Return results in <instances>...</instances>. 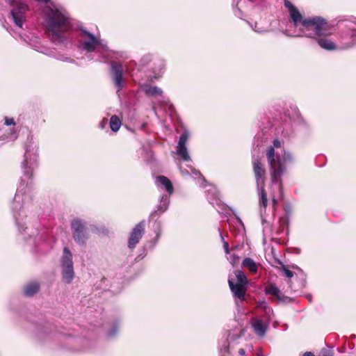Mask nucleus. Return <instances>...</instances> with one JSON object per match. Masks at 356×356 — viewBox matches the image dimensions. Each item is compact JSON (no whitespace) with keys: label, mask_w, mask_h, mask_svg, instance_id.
<instances>
[{"label":"nucleus","mask_w":356,"mask_h":356,"mask_svg":"<svg viewBox=\"0 0 356 356\" xmlns=\"http://www.w3.org/2000/svg\"><path fill=\"white\" fill-rule=\"evenodd\" d=\"M109 124L111 130L114 132H116L120 129L122 122L118 116L113 115L110 119Z\"/></svg>","instance_id":"28"},{"label":"nucleus","mask_w":356,"mask_h":356,"mask_svg":"<svg viewBox=\"0 0 356 356\" xmlns=\"http://www.w3.org/2000/svg\"><path fill=\"white\" fill-rule=\"evenodd\" d=\"M38 166V145L33 140V136H29L25 145L24 159L22 163L23 177L11 204V209L15 223L19 231L23 234L28 229L24 227V220L26 217L25 207L32 200V187L29 179H31L33 170Z\"/></svg>","instance_id":"1"},{"label":"nucleus","mask_w":356,"mask_h":356,"mask_svg":"<svg viewBox=\"0 0 356 356\" xmlns=\"http://www.w3.org/2000/svg\"><path fill=\"white\" fill-rule=\"evenodd\" d=\"M242 266L247 268L250 273L255 274L257 273L259 264L252 259L246 257L242 262Z\"/></svg>","instance_id":"23"},{"label":"nucleus","mask_w":356,"mask_h":356,"mask_svg":"<svg viewBox=\"0 0 356 356\" xmlns=\"http://www.w3.org/2000/svg\"><path fill=\"white\" fill-rule=\"evenodd\" d=\"M265 293L268 295H272L276 297L280 301L283 302H289L291 299L286 296H280V290L274 284H270L265 288Z\"/></svg>","instance_id":"20"},{"label":"nucleus","mask_w":356,"mask_h":356,"mask_svg":"<svg viewBox=\"0 0 356 356\" xmlns=\"http://www.w3.org/2000/svg\"><path fill=\"white\" fill-rule=\"evenodd\" d=\"M145 233V221H140L135 225L130 232L128 239V247L134 249L139 243Z\"/></svg>","instance_id":"13"},{"label":"nucleus","mask_w":356,"mask_h":356,"mask_svg":"<svg viewBox=\"0 0 356 356\" xmlns=\"http://www.w3.org/2000/svg\"><path fill=\"white\" fill-rule=\"evenodd\" d=\"M39 290L38 283L33 282L29 283L24 286V293L26 296H32L36 293Z\"/></svg>","instance_id":"25"},{"label":"nucleus","mask_w":356,"mask_h":356,"mask_svg":"<svg viewBox=\"0 0 356 356\" xmlns=\"http://www.w3.org/2000/svg\"><path fill=\"white\" fill-rule=\"evenodd\" d=\"M72 257V252L67 247H65L60 259V265L62 279L67 284L71 283L74 277Z\"/></svg>","instance_id":"7"},{"label":"nucleus","mask_w":356,"mask_h":356,"mask_svg":"<svg viewBox=\"0 0 356 356\" xmlns=\"http://www.w3.org/2000/svg\"><path fill=\"white\" fill-rule=\"evenodd\" d=\"M339 26L341 29V40L343 48L352 47L356 42V20H343L339 22Z\"/></svg>","instance_id":"8"},{"label":"nucleus","mask_w":356,"mask_h":356,"mask_svg":"<svg viewBox=\"0 0 356 356\" xmlns=\"http://www.w3.org/2000/svg\"><path fill=\"white\" fill-rule=\"evenodd\" d=\"M331 34L330 26L326 20V24L324 30L316 35L309 37V38L315 39L317 44L323 49L327 51H334L337 49V44L329 38L328 35Z\"/></svg>","instance_id":"10"},{"label":"nucleus","mask_w":356,"mask_h":356,"mask_svg":"<svg viewBox=\"0 0 356 356\" xmlns=\"http://www.w3.org/2000/svg\"><path fill=\"white\" fill-rule=\"evenodd\" d=\"M188 168L191 170V172L188 170L183 168L182 167L179 168L182 175L186 176L192 174L193 175L195 176V177H198L201 179V181L202 183L206 182V179L202 177L200 171L197 170L196 169L191 166H188Z\"/></svg>","instance_id":"27"},{"label":"nucleus","mask_w":356,"mask_h":356,"mask_svg":"<svg viewBox=\"0 0 356 356\" xmlns=\"http://www.w3.org/2000/svg\"><path fill=\"white\" fill-rule=\"evenodd\" d=\"M77 48L86 54L95 52L98 54L99 60H106L111 57L110 50L107 43L97 38L86 28L79 27L76 33Z\"/></svg>","instance_id":"5"},{"label":"nucleus","mask_w":356,"mask_h":356,"mask_svg":"<svg viewBox=\"0 0 356 356\" xmlns=\"http://www.w3.org/2000/svg\"><path fill=\"white\" fill-rule=\"evenodd\" d=\"M156 184L158 187H164L170 195L174 192V188L171 181L165 176L160 175L156 177Z\"/></svg>","instance_id":"21"},{"label":"nucleus","mask_w":356,"mask_h":356,"mask_svg":"<svg viewBox=\"0 0 356 356\" xmlns=\"http://www.w3.org/2000/svg\"><path fill=\"white\" fill-rule=\"evenodd\" d=\"M71 229L74 241L80 245H84L88 239L86 222L79 218L71 221Z\"/></svg>","instance_id":"9"},{"label":"nucleus","mask_w":356,"mask_h":356,"mask_svg":"<svg viewBox=\"0 0 356 356\" xmlns=\"http://www.w3.org/2000/svg\"><path fill=\"white\" fill-rule=\"evenodd\" d=\"M238 354L241 356H245V350L243 348H240L238 350Z\"/></svg>","instance_id":"41"},{"label":"nucleus","mask_w":356,"mask_h":356,"mask_svg":"<svg viewBox=\"0 0 356 356\" xmlns=\"http://www.w3.org/2000/svg\"><path fill=\"white\" fill-rule=\"evenodd\" d=\"M248 24L251 26L252 29H253L254 31L257 32V33H263L264 31L263 29H257V23H255L254 26L252 25L250 23L248 22Z\"/></svg>","instance_id":"39"},{"label":"nucleus","mask_w":356,"mask_h":356,"mask_svg":"<svg viewBox=\"0 0 356 356\" xmlns=\"http://www.w3.org/2000/svg\"><path fill=\"white\" fill-rule=\"evenodd\" d=\"M33 48L35 50L38 51H40V49H39V47H38V45H33Z\"/></svg>","instance_id":"44"},{"label":"nucleus","mask_w":356,"mask_h":356,"mask_svg":"<svg viewBox=\"0 0 356 356\" xmlns=\"http://www.w3.org/2000/svg\"><path fill=\"white\" fill-rule=\"evenodd\" d=\"M248 283L245 275L241 270H236L234 275H230L228 279V284L234 296L241 301L245 300Z\"/></svg>","instance_id":"6"},{"label":"nucleus","mask_w":356,"mask_h":356,"mask_svg":"<svg viewBox=\"0 0 356 356\" xmlns=\"http://www.w3.org/2000/svg\"><path fill=\"white\" fill-rule=\"evenodd\" d=\"M264 312L265 314L264 320L266 321V322L269 323L271 321V319H272L271 316L273 314V309L268 306L267 308L264 309Z\"/></svg>","instance_id":"32"},{"label":"nucleus","mask_w":356,"mask_h":356,"mask_svg":"<svg viewBox=\"0 0 356 356\" xmlns=\"http://www.w3.org/2000/svg\"><path fill=\"white\" fill-rule=\"evenodd\" d=\"M219 232H220V229H218ZM220 238H221V240L222 241V245H223V249L225 250V252L226 254H230V248H229V243L228 242H227L225 239H224V237L222 235L221 233H220Z\"/></svg>","instance_id":"33"},{"label":"nucleus","mask_w":356,"mask_h":356,"mask_svg":"<svg viewBox=\"0 0 356 356\" xmlns=\"http://www.w3.org/2000/svg\"><path fill=\"white\" fill-rule=\"evenodd\" d=\"M121 321L120 319L115 320L106 332V336L109 339H113L117 336L119 332Z\"/></svg>","instance_id":"24"},{"label":"nucleus","mask_w":356,"mask_h":356,"mask_svg":"<svg viewBox=\"0 0 356 356\" xmlns=\"http://www.w3.org/2000/svg\"><path fill=\"white\" fill-rule=\"evenodd\" d=\"M153 229H154V233L156 234V236L153 239V241L154 243V245H155L158 242V241L161 235V222L159 220H157V219L155 220L154 225H153Z\"/></svg>","instance_id":"30"},{"label":"nucleus","mask_w":356,"mask_h":356,"mask_svg":"<svg viewBox=\"0 0 356 356\" xmlns=\"http://www.w3.org/2000/svg\"><path fill=\"white\" fill-rule=\"evenodd\" d=\"M268 307V304L265 301H261L257 303V307L259 309H265Z\"/></svg>","instance_id":"37"},{"label":"nucleus","mask_w":356,"mask_h":356,"mask_svg":"<svg viewBox=\"0 0 356 356\" xmlns=\"http://www.w3.org/2000/svg\"><path fill=\"white\" fill-rule=\"evenodd\" d=\"M321 356H333V355L330 353H327L325 354H323Z\"/></svg>","instance_id":"45"},{"label":"nucleus","mask_w":356,"mask_h":356,"mask_svg":"<svg viewBox=\"0 0 356 356\" xmlns=\"http://www.w3.org/2000/svg\"><path fill=\"white\" fill-rule=\"evenodd\" d=\"M270 188H271L270 196H271V199H272V206H273V210H275L277 204V197H282V196L283 188H282L281 193H279V191H277V189H276L275 185L273 184L272 181H271Z\"/></svg>","instance_id":"26"},{"label":"nucleus","mask_w":356,"mask_h":356,"mask_svg":"<svg viewBox=\"0 0 356 356\" xmlns=\"http://www.w3.org/2000/svg\"><path fill=\"white\" fill-rule=\"evenodd\" d=\"M27 10V6L20 1H15L13 4V8L10 10V17L17 27L22 28Z\"/></svg>","instance_id":"11"},{"label":"nucleus","mask_w":356,"mask_h":356,"mask_svg":"<svg viewBox=\"0 0 356 356\" xmlns=\"http://www.w3.org/2000/svg\"><path fill=\"white\" fill-rule=\"evenodd\" d=\"M107 124V120H103L101 123H100V126H101V128L102 129H104L105 127V126Z\"/></svg>","instance_id":"40"},{"label":"nucleus","mask_w":356,"mask_h":356,"mask_svg":"<svg viewBox=\"0 0 356 356\" xmlns=\"http://www.w3.org/2000/svg\"><path fill=\"white\" fill-rule=\"evenodd\" d=\"M5 124L6 126H10L12 124H15V121L13 118H5Z\"/></svg>","instance_id":"38"},{"label":"nucleus","mask_w":356,"mask_h":356,"mask_svg":"<svg viewBox=\"0 0 356 356\" xmlns=\"http://www.w3.org/2000/svg\"><path fill=\"white\" fill-rule=\"evenodd\" d=\"M190 134L188 131L185 130L180 136L177 145V154L185 161H191V156L188 152L186 143L188 140Z\"/></svg>","instance_id":"14"},{"label":"nucleus","mask_w":356,"mask_h":356,"mask_svg":"<svg viewBox=\"0 0 356 356\" xmlns=\"http://www.w3.org/2000/svg\"><path fill=\"white\" fill-rule=\"evenodd\" d=\"M257 188L259 195V205L260 209V214L262 219V223L263 225H264V223H266V222L264 220L263 216L264 213L266 212V209L268 205L267 194L264 186L257 187Z\"/></svg>","instance_id":"19"},{"label":"nucleus","mask_w":356,"mask_h":356,"mask_svg":"<svg viewBox=\"0 0 356 356\" xmlns=\"http://www.w3.org/2000/svg\"><path fill=\"white\" fill-rule=\"evenodd\" d=\"M303 356H315L311 352H306Z\"/></svg>","instance_id":"43"},{"label":"nucleus","mask_w":356,"mask_h":356,"mask_svg":"<svg viewBox=\"0 0 356 356\" xmlns=\"http://www.w3.org/2000/svg\"><path fill=\"white\" fill-rule=\"evenodd\" d=\"M227 259L232 266H234L239 261V257L234 254H229V256L227 257Z\"/></svg>","instance_id":"34"},{"label":"nucleus","mask_w":356,"mask_h":356,"mask_svg":"<svg viewBox=\"0 0 356 356\" xmlns=\"http://www.w3.org/2000/svg\"><path fill=\"white\" fill-rule=\"evenodd\" d=\"M273 145L268 147L266 152L269 165L270 179L276 189L282 191V177L286 171V165L294 163V157L291 152L282 149V142L275 139Z\"/></svg>","instance_id":"3"},{"label":"nucleus","mask_w":356,"mask_h":356,"mask_svg":"<svg viewBox=\"0 0 356 356\" xmlns=\"http://www.w3.org/2000/svg\"><path fill=\"white\" fill-rule=\"evenodd\" d=\"M42 53L44 54H47L49 56H54L57 60L63 61V62H66V63H76L74 59H73L71 57H70L65 54H58L56 56H54L51 53H47V52H44V51H42Z\"/></svg>","instance_id":"29"},{"label":"nucleus","mask_w":356,"mask_h":356,"mask_svg":"<svg viewBox=\"0 0 356 356\" xmlns=\"http://www.w3.org/2000/svg\"><path fill=\"white\" fill-rule=\"evenodd\" d=\"M294 111H296L298 110L296 106H293Z\"/></svg>","instance_id":"46"},{"label":"nucleus","mask_w":356,"mask_h":356,"mask_svg":"<svg viewBox=\"0 0 356 356\" xmlns=\"http://www.w3.org/2000/svg\"><path fill=\"white\" fill-rule=\"evenodd\" d=\"M158 68H155L154 72L155 74L154 78H159L161 74L163 73L165 67V62L163 60H158Z\"/></svg>","instance_id":"31"},{"label":"nucleus","mask_w":356,"mask_h":356,"mask_svg":"<svg viewBox=\"0 0 356 356\" xmlns=\"http://www.w3.org/2000/svg\"><path fill=\"white\" fill-rule=\"evenodd\" d=\"M123 72L124 66L122 63L116 61L111 63V76L118 92L124 87Z\"/></svg>","instance_id":"12"},{"label":"nucleus","mask_w":356,"mask_h":356,"mask_svg":"<svg viewBox=\"0 0 356 356\" xmlns=\"http://www.w3.org/2000/svg\"><path fill=\"white\" fill-rule=\"evenodd\" d=\"M152 60V55L151 54H147V55H145L142 59H141V61L143 62V64H147L148 63L149 61H151Z\"/></svg>","instance_id":"36"},{"label":"nucleus","mask_w":356,"mask_h":356,"mask_svg":"<svg viewBox=\"0 0 356 356\" xmlns=\"http://www.w3.org/2000/svg\"><path fill=\"white\" fill-rule=\"evenodd\" d=\"M284 6L288 9L291 22L299 29L302 36L312 37L324 30L326 24L325 18L321 16L305 18L298 9L288 0H284Z\"/></svg>","instance_id":"4"},{"label":"nucleus","mask_w":356,"mask_h":356,"mask_svg":"<svg viewBox=\"0 0 356 356\" xmlns=\"http://www.w3.org/2000/svg\"><path fill=\"white\" fill-rule=\"evenodd\" d=\"M45 29L48 38L56 45L66 44L67 33L72 29V20L67 13L57 7L47 6L44 10Z\"/></svg>","instance_id":"2"},{"label":"nucleus","mask_w":356,"mask_h":356,"mask_svg":"<svg viewBox=\"0 0 356 356\" xmlns=\"http://www.w3.org/2000/svg\"><path fill=\"white\" fill-rule=\"evenodd\" d=\"M250 324L254 334L259 337H263L266 333L269 323L259 317H255L250 319Z\"/></svg>","instance_id":"17"},{"label":"nucleus","mask_w":356,"mask_h":356,"mask_svg":"<svg viewBox=\"0 0 356 356\" xmlns=\"http://www.w3.org/2000/svg\"><path fill=\"white\" fill-rule=\"evenodd\" d=\"M170 204V195H163L161 196L156 209L153 211L149 215L150 220L155 218H158L168 209Z\"/></svg>","instance_id":"18"},{"label":"nucleus","mask_w":356,"mask_h":356,"mask_svg":"<svg viewBox=\"0 0 356 356\" xmlns=\"http://www.w3.org/2000/svg\"><path fill=\"white\" fill-rule=\"evenodd\" d=\"M283 272L284 273V275L287 277L288 278H291L293 276V273L289 270L286 267L284 266H282Z\"/></svg>","instance_id":"35"},{"label":"nucleus","mask_w":356,"mask_h":356,"mask_svg":"<svg viewBox=\"0 0 356 356\" xmlns=\"http://www.w3.org/2000/svg\"><path fill=\"white\" fill-rule=\"evenodd\" d=\"M141 89L147 96L159 97L163 95V90L161 88L155 86H152L149 83L142 85Z\"/></svg>","instance_id":"22"},{"label":"nucleus","mask_w":356,"mask_h":356,"mask_svg":"<svg viewBox=\"0 0 356 356\" xmlns=\"http://www.w3.org/2000/svg\"><path fill=\"white\" fill-rule=\"evenodd\" d=\"M253 171L255 176L257 187L264 186L266 170L261 160L258 158L252 161Z\"/></svg>","instance_id":"16"},{"label":"nucleus","mask_w":356,"mask_h":356,"mask_svg":"<svg viewBox=\"0 0 356 356\" xmlns=\"http://www.w3.org/2000/svg\"><path fill=\"white\" fill-rule=\"evenodd\" d=\"M256 355L257 356H264L262 353H261V349H258L257 350V353H256Z\"/></svg>","instance_id":"42"},{"label":"nucleus","mask_w":356,"mask_h":356,"mask_svg":"<svg viewBox=\"0 0 356 356\" xmlns=\"http://www.w3.org/2000/svg\"><path fill=\"white\" fill-rule=\"evenodd\" d=\"M241 333L242 331L240 332V334L233 333L232 335L229 334L230 340L225 338L219 342L218 349L220 356H229L231 344L232 347H233L235 341L241 337Z\"/></svg>","instance_id":"15"}]
</instances>
